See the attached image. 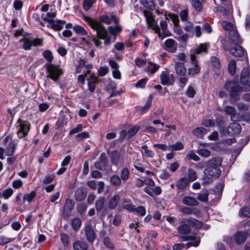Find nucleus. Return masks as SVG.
<instances>
[{
    "label": "nucleus",
    "instance_id": "nucleus-21",
    "mask_svg": "<svg viewBox=\"0 0 250 250\" xmlns=\"http://www.w3.org/2000/svg\"><path fill=\"white\" fill-rule=\"evenodd\" d=\"M17 146V143L15 140H11L9 141L8 145L4 149L5 155L8 156H13L15 153Z\"/></svg>",
    "mask_w": 250,
    "mask_h": 250
},
{
    "label": "nucleus",
    "instance_id": "nucleus-24",
    "mask_svg": "<svg viewBox=\"0 0 250 250\" xmlns=\"http://www.w3.org/2000/svg\"><path fill=\"white\" fill-rule=\"evenodd\" d=\"M177 74L180 76H185L186 74L187 69L183 62H176L174 66Z\"/></svg>",
    "mask_w": 250,
    "mask_h": 250
},
{
    "label": "nucleus",
    "instance_id": "nucleus-59",
    "mask_svg": "<svg viewBox=\"0 0 250 250\" xmlns=\"http://www.w3.org/2000/svg\"><path fill=\"white\" fill-rule=\"evenodd\" d=\"M13 193V190L11 188H7L2 193L3 197L5 199H8L12 195Z\"/></svg>",
    "mask_w": 250,
    "mask_h": 250
},
{
    "label": "nucleus",
    "instance_id": "nucleus-58",
    "mask_svg": "<svg viewBox=\"0 0 250 250\" xmlns=\"http://www.w3.org/2000/svg\"><path fill=\"white\" fill-rule=\"evenodd\" d=\"M104 244L107 248L113 250L114 249V244L111 242L110 239L108 237H105L104 239Z\"/></svg>",
    "mask_w": 250,
    "mask_h": 250
},
{
    "label": "nucleus",
    "instance_id": "nucleus-27",
    "mask_svg": "<svg viewBox=\"0 0 250 250\" xmlns=\"http://www.w3.org/2000/svg\"><path fill=\"white\" fill-rule=\"evenodd\" d=\"M229 52L235 57H241L244 54V50L240 45L236 46L229 50Z\"/></svg>",
    "mask_w": 250,
    "mask_h": 250
},
{
    "label": "nucleus",
    "instance_id": "nucleus-54",
    "mask_svg": "<svg viewBox=\"0 0 250 250\" xmlns=\"http://www.w3.org/2000/svg\"><path fill=\"white\" fill-rule=\"evenodd\" d=\"M99 20L100 21L108 24L111 23L112 21V16L109 17L107 15H103L100 17Z\"/></svg>",
    "mask_w": 250,
    "mask_h": 250
},
{
    "label": "nucleus",
    "instance_id": "nucleus-1",
    "mask_svg": "<svg viewBox=\"0 0 250 250\" xmlns=\"http://www.w3.org/2000/svg\"><path fill=\"white\" fill-rule=\"evenodd\" d=\"M222 163V159L220 157L210 159L206 162V167L204 171L203 185L210 184L213 179L218 178L221 174L220 167Z\"/></svg>",
    "mask_w": 250,
    "mask_h": 250
},
{
    "label": "nucleus",
    "instance_id": "nucleus-44",
    "mask_svg": "<svg viewBox=\"0 0 250 250\" xmlns=\"http://www.w3.org/2000/svg\"><path fill=\"white\" fill-rule=\"evenodd\" d=\"M194 135L198 137H202L207 133V130L204 127H198L194 129L193 131Z\"/></svg>",
    "mask_w": 250,
    "mask_h": 250
},
{
    "label": "nucleus",
    "instance_id": "nucleus-19",
    "mask_svg": "<svg viewBox=\"0 0 250 250\" xmlns=\"http://www.w3.org/2000/svg\"><path fill=\"white\" fill-rule=\"evenodd\" d=\"M144 191L150 196L154 197L155 196L160 195L162 192L161 188L159 186L154 188L150 187H146L144 189Z\"/></svg>",
    "mask_w": 250,
    "mask_h": 250
},
{
    "label": "nucleus",
    "instance_id": "nucleus-28",
    "mask_svg": "<svg viewBox=\"0 0 250 250\" xmlns=\"http://www.w3.org/2000/svg\"><path fill=\"white\" fill-rule=\"evenodd\" d=\"M224 111L227 114L230 115V119L231 121H237L238 117L236 116V110L234 107L231 106H227L224 108Z\"/></svg>",
    "mask_w": 250,
    "mask_h": 250
},
{
    "label": "nucleus",
    "instance_id": "nucleus-14",
    "mask_svg": "<svg viewBox=\"0 0 250 250\" xmlns=\"http://www.w3.org/2000/svg\"><path fill=\"white\" fill-rule=\"evenodd\" d=\"M160 27L159 26V32H155L158 35L159 38L163 40L171 35L170 32L167 28V24L166 20H162L160 22Z\"/></svg>",
    "mask_w": 250,
    "mask_h": 250
},
{
    "label": "nucleus",
    "instance_id": "nucleus-63",
    "mask_svg": "<svg viewBox=\"0 0 250 250\" xmlns=\"http://www.w3.org/2000/svg\"><path fill=\"white\" fill-rule=\"evenodd\" d=\"M188 159L193 160L195 162L199 161L200 158L192 151H189L187 155Z\"/></svg>",
    "mask_w": 250,
    "mask_h": 250
},
{
    "label": "nucleus",
    "instance_id": "nucleus-10",
    "mask_svg": "<svg viewBox=\"0 0 250 250\" xmlns=\"http://www.w3.org/2000/svg\"><path fill=\"white\" fill-rule=\"evenodd\" d=\"M143 13L148 26L152 27L155 32H159V26L155 21L152 13L147 10H144Z\"/></svg>",
    "mask_w": 250,
    "mask_h": 250
},
{
    "label": "nucleus",
    "instance_id": "nucleus-43",
    "mask_svg": "<svg viewBox=\"0 0 250 250\" xmlns=\"http://www.w3.org/2000/svg\"><path fill=\"white\" fill-rule=\"evenodd\" d=\"M184 148V145L181 142H177L175 144L168 146V149L170 151L180 150Z\"/></svg>",
    "mask_w": 250,
    "mask_h": 250
},
{
    "label": "nucleus",
    "instance_id": "nucleus-12",
    "mask_svg": "<svg viewBox=\"0 0 250 250\" xmlns=\"http://www.w3.org/2000/svg\"><path fill=\"white\" fill-rule=\"evenodd\" d=\"M94 166L96 169L102 171L106 169L108 166V160L105 153L103 152L101 154L98 161L95 163Z\"/></svg>",
    "mask_w": 250,
    "mask_h": 250
},
{
    "label": "nucleus",
    "instance_id": "nucleus-29",
    "mask_svg": "<svg viewBox=\"0 0 250 250\" xmlns=\"http://www.w3.org/2000/svg\"><path fill=\"white\" fill-rule=\"evenodd\" d=\"M120 200V196L118 194L114 195L109 200L108 203V208L110 209H114L118 205Z\"/></svg>",
    "mask_w": 250,
    "mask_h": 250
},
{
    "label": "nucleus",
    "instance_id": "nucleus-50",
    "mask_svg": "<svg viewBox=\"0 0 250 250\" xmlns=\"http://www.w3.org/2000/svg\"><path fill=\"white\" fill-rule=\"evenodd\" d=\"M222 26L224 29L227 31H229V32L232 30H235L233 29V25L232 23L224 21L222 22Z\"/></svg>",
    "mask_w": 250,
    "mask_h": 250
},
{
    "label": "nucleus",
    "instance_id": "nucleus-37",
    "mask_svg": "<svg viewBox=\"0 0 250 250\" xmlns=\"http://www.w3.org/2000/svg\"><path fill=\"white\" fill-rule=\"evenodd\" d=\"M203 2L200 0H191V4L196 11L201 12L203 10L202 2Z\"/></svg>",
    "mask_w": 250,
    "mask_h": 250
},
{
    "label": "nucleus",
    "instance_id": "nucleus-48",
    "mask_svg": "<svg viewBox=\"0 0 250 250\" xmlns=\"http://www.w3.org/2000/svg\"><path fill=\"white\" fill-rule=\"evenodd\" d=\"M207 46L206 44H201L194 50L193 54H199L202 52H206L207 51Z\"/></svg>",
    "mask_w": 250,
    "mask_h": 250
},
{
    "label": "nucleus",
    "instance_id": "nucleus-52",
    "mask_svg": "<svg viewBox=\"0 0 250 250\" xmlns=\"http://www.w3.org/2000/svg\"><path fill=\"white\" fill-rule=\"evenodd\" d=\"M133 212H135L138 215L144 216L146 213V209L143 206H139L137 208L134 207Z\"/></svg>",
    "mask_w": 250,
    "mask_h": 250
},
{
    "label": "nucleus",
    "instance_id": "nucleus-25",
    "mask_svg": "<svg viewBox=\"0 0 250 250\" xmlns=\"http://www.w3.org/2000/svg\"><path fill=\"white\" fill-rule=\"evenodd\" d=\"M182 203L184 204L189 206H196L199 204L198 202L195 198L188 196H186L183 198Z\"/></svg>",
    "mask_w": 250,
    "mask_h": 250
},
{
    "label": "nucleus",
    "instance_id": "nucleus-30",
    "mask_svg": "<svg viewBox=\"0 0 250 250\" xmlns=\"http://www.w3.org/2000/svg\"><path fill=\"white\" fill-rule=\"evenodd\" d=\"M73 246L74 250H87L88 248L87 244L81 241H76Z\"/></svg>",
    "mask_w": 250,
    "mask_h": 250
},
{
    "label": "nucleus",
    "instance_id": "nucleus-51",
    "mask_svg": "<svg viewBox=\"0 0 250 250\" xmlns=\"http://www.w3.org/2000/svg\"><path fill=\"white\" fill-rule=\"evenodd\" d=\"M94 3V0H84L83 2V7L85 11H88L92 6Z\"/></svg>",
    "mask_w": 250,
    "mask_h": 250
},
{
    "label": "nucleus",
    "instance_id": "nucleus-64",
    "mask_svg": "<svg viewBox=\"0 0 250 250\" xmlns=\"http://www.w3.org/2000/svg\"><path fill=\"white\" fill-rule=\"evenodd\" d=\"M83 125L82 124H78L76 127L72 129L69 133V135H72L74 134L79 133L82 131Z\"/></svg>",
    "mask_w": 250,
    "mask_h": 250
},
{
    "label": "nucleus",
    "instance_id": "nucleus-32",
    "mask_svg": "<svg viewBox=\"0 0 250 250\" xmlns=\"http://www.w3.org/2000/svg\"><path fill=\"white\" fill-rule=\"evenodd\" d=\"M209 193L207 189H203L198 194L197 199L202 202L208 201V196Z\"/></svg>",
    "mask_w": 250,
    "mask_h": 250
},
{
    "label": "nucleus",
    "instance_id": "nucleus-18",
    "mask_svg": "<svg viewBox=\"0 0 250 250\" xmlns=\"http://www.w3.org/2000/svg\"><path fill=\"white\" fill-rule=\"evenodd\" d=\"M165 49L169 52L174 53L177 48V42L172 39H167L164 42Z\"/></svg>",
    "mask_w": 250,
    "mask_h": 250
},
{
    "label": "nucleus",
    "instance_id": "nucleus-11",
    "mask_svg": "<svg viewBox=\"0 0 250 250\" xmlns=\"http://www.w3.org/2000/svg\"><path fill=\"white\" fill-rule=\"evenodd\" d=\"M190 60L191 64L192 66L188 68V74L189 75L193 76L200 73L201 68L198 65V62L195 54L190 55Z\"/></svg>",
    "mask_w": 250,
    "mask_h": 250
},
{
    "label": "nucleus",
    "instance_id": "nucleus-62",
    "mask_svg": "<svg viewBox=\"0 0 250 250\" xmlns=\"http://www.w3.org/2000/svg\"><path fill=\"white\" fill-rule=\"evenodd\" d=\"M196 94V91L194 88L191 86H189L188 87V89L186 91V95L187 96L189 97L192 98L194 97Z\"/></svg>",
    "mask_w": 250,
    "mask_h": 250
},
{
    "label": "nucleus",
    "instance_id": "nucleus-61",
    "mask_svg": "<svg viewBox=\"0 0 250 250\" xmlns=\"http://www.w3.org/2000/svg\"><path fill=\"white\" fill-rule=\"evenodd\" d=\"M90 135L87 132H83L81 133L77 134L76 136V138L78 141H82L83 139L89 138Z\"/></svg>",
    "mask_w": 250,
    "mask_h": 250
},
{
    "label": "nucleus",
    "instance_id": "nucleus-38",
    "mask_svg": "<svg viewBox=\"0 0 250 250\" xmlns=\"http://www.w3.org/2000/svg\"><path fill=\"white\" fill-rule=\"evenodd\" d=\"M73 29L75 33L81 36L86 35L87 34V31L83 26L80 25H75L73 27Z\"/></svg>",
    "mask_w": 250,
    "mask_h": 250
},
{
    "label": "nucleus",
    "instance_id": "nucleus-55",
    "mask_svg": "<svg viewBox=\"0 0 250 250\" xmlns=\"http://www.w3.org/2000/svg\"><path fill=\"white\" fill-rule=\"evenodd\" d=\"M197 152L199 155L205 158L208 157L210 155V151L207 149H200Z\"/></svg>",
    "mask_w": 250,
    "mask_h": 250
},
{
    "label": "nucleus",
    "instance_id": "nucleus-16",
    "mask_svg": "<svg viewBox=\"0 0 250 250\" xmlns=\"http://www.w3.org/2000/svg\"><path fill=\"white\" fill-rule=\"evenodd\" d=\"M250 75V69L249 68H244L242 71L240 83L242 84L248 86L249 90L250 88V84L249 81V79Z\"/></svg>",
    "mask_w": 250,
    "mask_h": 250
},
{
    "label": "nucleus",
    "instance_id": "nucleus-23",
    "mask_svg": "<svg viewBox=\"0 0 250 250\" xmlns=\"http://www.w3.org/2000/svg\"><path fill=\"white\" fill-rule=\"evenodd\" d=\"M219 11L227 16L231 17L232 15L233 9L231 3H228L225 6L219 7Z\"/></svg>",
    "mask_w": 250,
    "mask_h": 250
},
{
    "label": "nucleus",
    "instance_id": "nucleus-17",
    "mask_svg": "<svg viewBox=\"0 0 250 250\" xmlns=\"http://www.w3.org/2000/svg\"><path fill=\"white\" fill-rule=\"evenodd\" d=\"M44 21L48 22L51 25L52 29L56 31H60L63 28V25L65 23V21L62 20L55 21L53 19L45 18Z\"/></svg>",
    "mask_w": 250,
    "mask_h": 250
},
{
    "label": "nucleus",
    "instance_id": "nucleus-9",
    "mask_svg": "<svg viewBox=\"0 0 250 250\" xmlns=\"http://www.w3.org/2000/svg\"><path fill=\"white\" fill-rule=\"evenodd\" d=\"M241 130V127L240 125L236 122H233L229 125L227 128V132L225 131V129H223L222 130H220V133H222L224 135H226V133L229 135H235L239 134Z\"/></svg>",
    "mask_w": 250,
    "mask_h": 250
},
{
    "label": "nucleus",
    "instance_id": "nucleus-45",
    "mask_svg": "<svg viewBox=\"0 0 250 250\" xmlns=\"http://www.w3.org/2000/svg\"><path fill=\"white\" fill-rule=\"evenodd\" d=\"M197 178V176L195 171L192 168H189L188 171L187 178V179L189 180V182H193L195 181Z\"/></svg>",
    "mask_w": 250,
    "mask_h": 250
},
{
    "label": "nucleus",
    "instance_id": "nucleus-33",
    "mask_svg": "<svg viewBox=\"0 0 250 250\" xmlns=\"http://www.w3.org/2000/svg\"><path fill=\"white\" fill-rule=\"evenodd\" d=\"M177 230L181 234H188L190 232L191 229L189 225L184 224L183 222L182 224L178 227Z\"/></svg>",
    "mask_w": 250,
    "mask_h": 250
},
{
    "label": "nucleus",
    "instance_id": "nucleus-60",
    "mask_svg": "<svg viewBox=\"0 0 250 250\" xmlns=\"http://www.w3.org/2000/svg\"><path fill=\"white\" fill-rule=\"evenodd\" d=\"M188 222L190 225H192L196 228H200L202 226L201 222L194 218L188 219Z\"/></svg>",
    "mask_w": 250,
    "mask_h": 250
},
{
    "label": "nucleus",
    "instance_id": "nucleus-13",
    "mask_svg": "<svg viewBox=\"0 0 250 250\" xmlns=\"http://www.w3.org/2000/svg\"><path fill=\"white\" fill-rule=\"evenodd\" d=\"M161 83L163 85H171L174 83L173 75L169 74L167 71H163L160 75Z\"/></svg>",
    "mask_w": 250,
    "mask_h": 250
},
{
    "label": "nucleus",
    "instance_id": "nucleus-49",
    "mask_svg": "<svg viewBox=\"0 0 250 250\" xmlns=\"http://www.w3.org/2000/svg\"><path fill=\"white\" fill-rule=\"evenodd\" d=\"M236 64L234 60H231L228 65V69L231 75H234L236 70Z\"/></svg>",
    "mask_w": 250,
    "mask_h": 250
},
{
    "label": "nucleus",
    "instance_id": "nucleus-22",
    "mask_svg": "<svg viewBox=\"0 0 250 250\" xmlns=\"http://www.w3.org/2000/svg\"><path fill=\"white\" fill-rule=\"evenodd\" d=\"M234 240L237 245H241L245 242L247 238V233L238 231L234 235Z\"/></svg>",
    "mask_w": 250,
    "mask_h": 250
},
{
    "label": "nucleus",
    "instance_id": "nucleus-36",
    "mask_svg": "<svg viewBox=\"0 0 250 250\" xmlns=\"http://www.w3.org/2000/svg\"><path fill=\"white\" fill-rule=\"evenodd\" d=\"M110 182L113 186L119 187L121 185L122 180L119 176L113 175L110 178Z\"/></svg>",
    "mask_w": 250,
    "mask_h": 250
},
{
    "label": "nucleus",
    "instance_id": "nucleus-2",
    "mask_svg": "<svg viewBox=\"0 0 250 250\" xmlns=\"http://www.w3.org/2000/svg\"><path fill=\"white\" fill-rule=\"evenodd\" d=\"M83 19L91 28L96 31L97 38L99 39H104L108 35L106 28L100 21H98L86 16H83Z\"/></svg>",
    "mask_w": 250,
    "mask_h": 250
},
{
    "label": "nucleus",
    "instance_id": "nucleus-41",
    "mask_svg": "<svg viewBox=\"0 0 250 250\" xmlns=\"http://www.w3.org/2000/svg\"><path fill=\"white\" fill-rule=\"evenodd\" d=\"M82 225V221L79 218H74L72 220L71 225L74 231H78Z\"/></svg>",
    "mask_w": 250,
    "mask_h": 250
},
{
    "label": "nucleus",
    "instance_id": "nucleus-20",
    "mask_svg": "<svg viewBox=\"0 0 250 250\" xmlns=\"http://www.w3.org/2000/svg\"><path fill=\"white\" fill-rule=\"evenodd\" d=\"M230 40L235 44H239L242 43L243 41L236 30H232L229 33Z\"/></svg>",
    "mask_w": 250,
    "mask_h": 250
},
{
    "label": "nucleus",
    "instance_id": "nucleus-31",
    "mask_svg": "<svg viewBox=\"0 0 250 250\" xmlns=\"http://www.w3.org/2000/svg\"><path fill=\"white\" fill-rule=\"evenodd\" d=\"M86 192L82 188H78L75 193V198L77 201H82L86 197Z\"/></svg>",
    "mask_w": 250,
    "mask_h": 250
},
{
    "label": "nucleus",
    "instance_id": "nucleus-26",
    "mask_svg": "<svg viewBox=\"0 0 250 250\" xmlns=\"http://www.w3.org/2000/svg\"><path fill=\"white\" fill-rule=\"evenodd\" d=\"M189 180L187 178L182 177L176 182V186L179 189L183 190L189 185Z\"/></svg>",
    "mask_w": 250,
    "mask_h": 250
},
{
    "label": "nucleus",
    "instance_id": "nucleus-8",
    "mask_svg": "<svg viewBox=\"0 0 250 250\" xmlns=\"http://www.w3.org/2000/svg\"><path fill=\"white\" fill-rule=\"evenodd\" d=\"M83 230L87 240L90 243H93L96 238L95 227L92 226L90 222H87L84 227Z\"/></svg>",
    "mask_w": 250,
    "mask_h": 250
},
{
    "label": "nucleus",
    "instance_id": "nucleus-4",
    "mask_svg": "<svg viewBox=\"0 0 250 250\" xmlns=\"http://www.w3.org/2000/svg\"><path fill=\"white\" fill-rule=\"evenodd\" d=\"M45 68L47 72V78H49L54 82L59 81L60 77L63 73V70L57 65L51 63H47Z\"/></svg>",
    "mask_w": 250,
    "mask_h": 250
},
{
    "label": "nucleus",
    "instance_id": "nucleus-46",
    "mask_svg": "<svg viewBox=\"0 0 250 250\" xmlns=\"http://www.w3.org/2000/svg\"><path fill=\"white\" fill-rule=\"evenodd\" d=\"M240 216L250 217V206L244 207L239 211Z\"/></svg>",
    "mask_w": 250,
    "mask_h": 250
},
{
    "label": "nucleus",
    "instance_id": "nucleus-53",
    "mask_svg": "<svg viewBox=\"0 0 250 250\" xmlns=\"http://www.w3.org/2000/svg\"><path fill=\"white\" fill-rule=\"evenodd\" d=\"M139 130V127L137 126H134L130 128L127 131V137L128 138H130L135 135Z\"/></svg>",
    "mask_w": 250,
    "mask_h": 250
},
{
    "label": "nucleus",
    "instance_id": "nucleus-35",
    "mask_svg": "<svg viewBox=\"0 0 250 250\" xmlns=\"http://www.w3.org/2000/svg\"><path fill=\"white\" fill-rule=\"evenodd\" d=\"M123 206L124 208L130 212H133L135 206L132 204L130 200L124 199L123 200Z\"/></svg>",
    "mask_w": 250,
    "mask_h": 250
},
{
    "label": "nucleus",
    "instance_id": "nucleus-3",
    "mask_svg": "<svg viewBox=\"0 0 250 250\" xmlns=\"http://www.w3.org/2000/svg\"><path fill=\"white\" fill-rule=\"evenodd\" d=\"M224 88L229 93L230 102L231 104L239 99L240 94L243 91V88L236 82L227 81L224 85Z\"/></svg>",
    "mask_w": 250,
    "mask_h": 250
},
{
    "label": "nucleus",
    "instance_id": "nucleus-5",
    "mask_svg": "<svg viewBox=\"0 0 250 250\" xmlns=\"http://www.w3.org/2000/svg\"><path fill=\"white\" fill-rule=\"evenodd\" d=\"M16 125L18 128L17 135L19 138H24L28 135L30 126V124L28 121L19 119Z\"/></svg>",
    "mask_w": 250,
    "mask_h": 250
},
{
    "label": "nucleus",
    "instance_id": "nucleus-56",
    "mask_svg": "<svg viewBox=\"0 0 250 250\" xmlns=\"http://www.w3.org/2000/svg\"><path fill=\"white\" fill-rule=\"evenodd\" d=\"M43 56L47 60L48 63H51L52 62L53 56L50 50H47L44 51L43 53Z\"/></svg>",
    "mask_w": 250,
    "mask_h": 250
},
{
    "label": "nucleus",
    "instance_id": "nucleus-7",
    "mask_svg": "<svg viewBox=\"0 0 250 250\" xmlns=\"http://www.w3.org/2000/svg\"><path fill=\"white\" fill-rule=\"evenodd\" d=\"M19 42L23 43L22 46L23 49L29 50L31 49L32 46H41L42 43V40L39 38L31 40L29 38L24 37L21 39Z\"/></svg>",
    "mask_w": 250,
    "mask_h": 250
},
{
    "label": "nucleus",
    "instance_id": "nucleus-40",
    "mask_svg": "<svg viewBox=\"0 0 250 250\" xmlns=\"http://www.w3.org/2000/svg\"><path fill=\"white\" fill-rule=\"evenodd\" d=\"M105 202V198L104 197H100L96 201L95 208L97 212H100L102 210L104 207Z\"/></svg>",
    "mask_w": 250,
    "mask_h": 250
},
{
    "label": "nucleus",
    "instance_id": "nucleus-57",
    "mask_svg": "<svg viewBox=\"0 0 250 250\" xmlns=\"http://www.w3.org/2000/svg\"><path fill=\"white\" fill-rule=\"evenodd\" d=\"M142 148L144 150V154L147 157L152 158L154 157V153L151 150L148 149L146 145L142 146Z\"/></svg>",
    "mask_w": 250,
    "mask_h": 250
},
{
    "label": "nucleus",
    "instance_id": "nucleus-39",
    "mask_svg": "<svg viewBox=\"0 0 250 250\" xmlns=\"http://www.w3.org/2000/svg\"><path fill=\"white\" fill-rule=\"evenodd\" d=\"M141 3L146 8L153 10L155 9V4L153 0H140Z\"/></svg>",
    "mask_w": 250,
    "mask_h": 250
},
{
    "label": "nucleus",
    "instance_id": "nucleus-42",
    "mask_svg": "<svg viewBox=\"0 0 250 250\" xmlns=\"http://www.w3.org/2000/svg\"><path fill=\"white\" fill-rule=\"evenodd\" d=\"M130 177V172L127 167H124L121 171L120 178L123 181H127Z\"/></svg>",
    "mask_w": 250,
    "mask_h": 250
},
{
    "label": "nucleus",
    "instance_id": "nucleus-34",
    "mask_svg": "<svg viewBox=\"0 0 250 250\" xmlns=\"http://www.w3.org/2000/svg\"><path fill=\"white\" fill-rule=\"evenodd\" d=\"M160 68V65L151 62H148L147 67L146 68V70L153 75Z\"/></svg>",
    "mask_w": 250,
    "mask_h": 250
},
{
    "label": "nucleus",
    "instance_id": "nucleus-15",
    "mask_svg": "<svg viewBox=\"0 0 250 250\" xmlns=\"http://www.w3.org/2000/svg\"><path fill=\"white\" fill-rule=\"evenodd\" d=\"M74 204L75 202L73 199L69 198L66 199L62 212V215L64 218H67L70 216L71 211L74 208Z\"/></svg>",
    "mask_w": 250,
    "mask_h": 250
},
{
    "label": "nucleus",
    "instance_id": "nucleus-47",
    "mask_svg": "<svg viewBox=\"0 0 250 250\" xmlns=\"http://www.w3.org/2000/svg\"><path fill=\"white\" fill-rule=\"evenodd\" d=\"M36 192L35 191H32L29 193H27L23 196V200L27 201L29 203H31L32 200L36 197Z\"/></svg>",
    "mask_w": 250,
    "mask_h": 250
},
{
    "label": "nucleus",
    "instance_id": "nucleus-6",
    "mask_svg": "<svg viewBox=\"0 0 250 250\" xmlns=\"http://www.w3.org/2000/svg\"><path fill=\"white\" fill-rule=\"evenodd\" d=\"M107 154L109 156L111 163L115 166L123 165L124 164V154L117 150H107Z\"/></svg>",
    "mask_w": 250,
    "mask_h": 250
}]
</instances>
